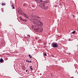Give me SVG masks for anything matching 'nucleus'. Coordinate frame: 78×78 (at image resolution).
I'll return each instance as SVG.
<instances>
[{
  "label": "nucleus",
  "mask_w": 78,
  "mask_h": 78,
  "mask_svg": "<svg viewBox=\"0 0 78 78\" xmlns=\"http://www.w3.org/2000/svg\"><path fill=\"white\" fill-rule=\"evenodd\" d=\"M11 6L12 8V9H15V5L14 4H12Z\"/></svg>",
  "instance_id": "7"
},
{
  "label": "nucleus",
  "mask_w": 78,
  "mask_h": 78,
  "mask_svg": "<svg viewBox=\"0 0 78 78\" xmlns=\"http://www.w3.org/2000/svg\"><path fill=\"white\" fill-rule=\"evenodd\" d=\"M38 28H38V27L37 26H33L32 27V29H33V30H36L37 31V30H38Z\"/></svg>",
  "instance_id": "4"
},
{
  "label": "nucleus",
  "mask_w": 78,
  "mask_h": 78,
  "mask_svg": "<svg viewBox=\"0 0 78 78\" xmlns=\"http://www.w3.org/2000/svg\"><path fill=\"white\" fill-rule=\"evenodd\" d=\"M23 6H24V8H25L26 7V5H25V4H23Z\"/></svg>",
  "instance_id": "11"
},
{
  "label": "nucleus",
  "mask_w": 78,
  "mask_h": 78,
  "mask_svg": "<svg viewBox=\"0 0 78 78\" xmlns=\"http://www.w3.org/2000/svg\"><path fill=\"white\" fill-rule=\"evenodd\" d=\"M39 18V16H37V15L33 16L32 19L33 23L34 24H36V25H40V24H41V25L42 24V23L40 22V21L37 18Z\"/></svg>",
  "instance_id": "1"
},
{
  "label": "nucleus",
  "mask_w": 78,
  "mask_h": 78,
  "mask_svg": "<svg viewBox=\"0 0 78 78\" xmlns=\"http://www.w3.org/2000/svg\"><path fill=\"white\" fill-rule=\"evenodd\" d=\"M44 56H47V53H44Z\"/></svg>",
  "instance_id": "16"
},
{
  "label": "nucleus",
  "mask_w": 78,
  "mask_h": 78,
  "mask_svg": "<svg viewBox=\"0 0 78 78\" xmlns=\"http://www.w3.org/2000/svg\"><path fill=\"white\" fill-rule=\"evenodd\" d=\"M35 1H37V0H34Z\"/></svg>",
  "instance_id": "23"
},
{
  "label": "nucleus",
  "mask_w": 78,
  "mask_h": 78,
  "mask_svg": "<svg viewBox=\"0 0 78 78\" xmlns=\"http://www.w3.org/2000/svg\"><path fill=\"white\" fill-rule=\"evenodd\" d=\"M28 62H31V61H28Z\"/></svg>",
  "instance_id": "19"
},
{
  "label": "nucleus",
  "mask_w": 78,
  "mask_h": 78,
  "mask_svg": "<svg viewBox=\"0 0 78 78\" xmlns=\"http://www.w3.org/2000/svg\"><path fill=\"white\" fill-rule=\"evenodd\" d=\"M37 2L40 3L39 6L41 8V9H45V7L44 6L45 4V3H48L47 1H42L41 0L38 1Z\"/></svg>",
  "instance_id": "2"
},
{
  "label": "nucleus",
  "mask_w": 78,
  "mask_h": 78,
  "mask_svg": "<svg viewBox=\"0 0 78 78\" xmlns=\"http://www.w3.org/2000/svg\"><path fill=\"white\" fill-rule=\"evenodd\" d=\"M0 62H3V60L2 59V58H1V59L0 60Z\"/></svg>",
  "instance_id": "8"
},
{
  "label": "nucleus",
  "mask_w": 78,
  "mask_h": 78,
  "mask_svg": "<svg viewBox=\"0 0 78 78\" xmlns=\"http://www.w3.org/2000/svg\"><path fill=\"white\" fill-rule=\"evenodd\" d=\"M29 56L30 58H32V56H31L30 55H29Z\"/></svg>",
  "instance_id": "12"
},
{
  "label": "nucleus",
  "mask_w": 78,
  "mask_h": 78,
  "mask_svg": "<svg viewBox=\"0 0 78 78\" xmlns=\"http://www.w3.org/2000/svg\"><path fill=\"white\" fill-rule=\"evenodd\" d=\"M46 7H47L46 9H45H45H48V7L47 6Z\"/></svg>",
  "instance_id": "15"
},
{
  "label": "nucleus",
  "mask_w": 78,
  "mask_h": 78,
  "mask_svg": "<svg viewBox=\"0 0 78 78\" xmlns=\"http://www.w3.org/2000/svg\"><path fill=\"white\" fill-rule=\"evenodd\" d=\"M20 20H22V17H20Z\"/></svg>",
  "instance_id": "17"
},
{
  "label": "nucleus",
  "mask_w": 78,
  "mask_h": 78,
  "mask_svg": "<svg viewBox=\"0 0 78 78\" xmlns=\"http://www.w3.org/2000/svg\"><path fill=\"white\" fill-rule=\"evenodd\" d=\"M42 31H43V29L41 28H38L37 30V32H38L39 33H40V32H42Z\"/></svg>",
  "instance_id": "5"
},
{
  "label": "nucleus",
  "mask_w": 78,
  "mask_h": 78,
  "mask_svg": "<svg viewBox=\"0 0 78 78\" xmlns=\"http://www.w3.org/2000/svg\"><path fill=\"white\" fill-rule=\"evenodd\" d=\"M70 40H69V41H70Z\"/></svg>",
  "instance_id": "26"
},
{
  "label": "nucleus",
  "mask_w": 78,
  "mask_h": 78,
  "mask_svg": "<svg viewBox=\"0 0 78 78\" xmlns=\"http://www.w3.org/2000/svg\"><path fill=\"white\" fill-rule=\"evenodd\" d=\"M32 66H31L30 67V70H33V68H32Z\"/></svg>",
  "instance_id": "14"
},
{
  "label": "nucleus",
  "mask_w": 78,
  "mask_h": 78,
  "mask_svg": "<svg viewBox=\"0 0 78 78\" xmlns=\"http://www.w3.org/2000/svg\"><path fill=\"white\" fill-rule=\"evenodd\" d=\"M70 40H69V41H70Z\"/></svg>",
  "instance_id": "25"
},
{
  "label": "nucleus",
  "mask_w": 78,
  "mask_h": 78,
  "mask_svg": "<svg viewBox=\"0 0 78 78\" xmlns=\"http://www.w3.org/2000/svg\"><path fill=\"white\" fill-rule=\"evenodd\" d=\"M26 62H28V60H26Z\"/></svg>",
  "instance_id": "22"
},
{
  "label": "nucleus",
  "mask_w": 78,
  "mask_h": 78,
  "mask_svg": "<svg viewBox=\"0 0 78 78\" xmlns=\"http://www.w3.org/2000/svg\"><path fill=\"white\" fill-rule=\"evenodd\" d=\"M6 4H5V3H2V6H5Z\"/></svg>",
  "instance_id": "10"
},
{
  "label": "nucleus",
  "mask_w": 78,
  "mask_h": 78,
  "mask_svg": "<svg viewBox=\"0 0 78 78\" xmlns=\"http://www.w3.org/2000/svg\"><path fill=\"white\" fill-rule=\"evenodd\" d=\"M52 45L53 47L54 48H58V44L56 43H52Z\"/></svg>",
  "instance_id": "3"
},
{
  "label": "nucleus",
  "mask_w": 78,
  "mask_h": 78,
  "mask_svg": "<svg viewBox=\"0 0 78 78\" xmlns=\"http://www.w3.org/2000/svg\"><path fill=\"white\" fill-rule=\"evenodd\" d=\"M73 16H74V15H73Z\"/></svg>",
  "instance_id": "27"
},
{
  "label": "nucleus",
  "mask_w": 78,
  "mask_h": 78,
  "mask_svg": "<svg viewBox=\"0 0 78 78\" xmlns=\"http://www.w3.org/2000/svg\"><path fill=\"white\" fill-rule=\"evenodd\" d=\"M60 6H62V4H60Z\"/></svg>",
  "instance_id": "20"
},
{
  "label": "nucleus",
  "mask_w": 78,
  "mask_h": 78,
  "mask_svg": "<svg viewBox=\"0 0 78 78\" xmlns=\"http://www.w3.org/2000/svg\"><path fill=\"white\" fill-rule=\"evenodd\" d=\"M75 33H76V31H75L72 32L73 34H75Z\"/></svg>",
  "instance_id": "13"
},
{
  "label": "nucleus",
  "mask_w": 78,
  "mask_h": 78,
  "mask_svg": "<svg viewBox=\"0 0 78 78\" xmlns=\"http://www.w3.org/2000/svg\"><path fill=\"white\" fill-rule=\"evenodd\" d=\"M17 11L19 14H20L22 15V13H23V12H22V10L21 9H20L18 10Z\"/></svg>",
  "instance_id": "6"
},
{
  "label": "nucleus",
  "mask_w": 78,
  "mask_h": 78,
  "mask_svg": "<svg viewBox=\"0 0 78 78\" xmlns=\"http://www.w3.org/2000/svg\"><path fill=\"white\" fill-rule=\"evenodd\" d=\"M71 78H73V77H71Z\"/></svg>",
  "instance_id": "24"
},
{
  "label": "nucleus",
  "mask_w": 78,
  "mask_h": 78,
  "mask_svg": "<svg viewBox=\"0 0 78 78\" xmlns=\"http://www.w3.org/2000/svg\"><path fill=\"white\" fill-rule=\"evenodd\" d=\"M26 72H28V70H26Z\"/></svg>",
  "instance_id": "21"
},
{
  "label": "nucleus",
  "mask_w": 78,
  "mask_h": 78,
  "mask_svg": "<svg viewBox=\"0 0 78 78\" xmlns=\"http://www.w3.org/2000/svg\"><path fill=\"white\" fill-rule=\"evenodd\" d=\"M27 36H28V37H30V35H27Z\"/></svg>",
  "instance_id": "18"
},
{
  "label": "nucleus",
  "mask_w": 78,
  "mask_h": 78,
  "mask_svg": "<svg viewBox=\"0 0 78 78\" xmlns=\"http://www.w3.org/2000/svg\"><path fill=\"white\" fill-rule=\"evenodd\" d=\"M24 17H25L26 18H27V19H28V17L27 15H25L24 16Z\"/></svg>",
  "instance_id": "9"
}]
</instances>
